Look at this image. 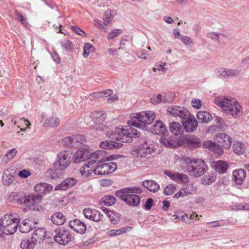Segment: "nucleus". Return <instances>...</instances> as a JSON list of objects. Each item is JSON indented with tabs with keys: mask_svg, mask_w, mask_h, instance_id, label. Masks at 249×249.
<instances>
[{
	"mask_svg": "<svg viewBox=\"0 0 249 249\" xmlns=\"http://www.w3.org/2000/svg\"><path fill=\"white\" fill-rule=\"evenodd\" d=\"M142 185L150 192L156 193L160 189V185L154 180H145L142 182Z\"/></svg>",
	"mask_w": 249,
	"mask_h": 249,
	"instance_id": "36",
	"label": "nucleus"
},
{
	"mask_svg": "<svg viewBox=\"0 0 249 249\" xmlns=\"http://www.w3.org/2000/svg\"><path fill=\"white\" fill-rule=\"evenodd\" d=\"M167 111L168 114L174 117H179L182 121L190 116L189 111L186 108L180 106L170 107L167 108Z\"/></svg>",
	"mask_w": 249,
	"mask_h": 249,
	"instance_id": "13",
	"label": "nucleus"
},
{
	"mask_svg": "<svg viewBox=\"0 0 249 249\" xmlns=\"http://www.w3.org/2000/svg\"><path fill=\"white\" fill-rule=\"evenodd\" d=\"M96 161H89L87 164L84 165L80 169V173L81 176L83 178H89L91 176V175L93 173V168L95 166L93 165Z\"/></svg>",
	"mask_w": 249,
	"mask_h": 249,
	"instance_id": "22",
	"label": "nucleus"
},
{
	"mask_svg": "<svg viewBox=\"0 0 249 249\" xmlns=\"http://www.w3.org/2000/svg\"><path fill=\"white\" fill-rule=\"evenodd\" d=\"M196 191V186L192 184L189 183L185 187H181L180 191L173 196V198L178 199L184 197L185 196L192 195Z\"/></svg>",
	"mask_w": 249,
	"mask_h": 249,
	"instance_id": "14",
	"label": "nucleus"
},
{
	"mask_svg": "<svg viewBox=\"0 0 249 249\" xmlns=\"http://www.w3.org/2000/svg\"><path fill=\"white\" fill-rule=\"evenodd\" d=\"M19 221L17 214H7L0 219V230L6 235L13 234L17 231Z\"/></svg>",
	"mask_w": 249,
	"mask_h": 249,
	"instance_id": "5",
	"label": "nucleus"
},
{
	"mask_svg": "<svg viewBox=\"0 0 249 249\" xmlns=\"http://www.w3.org/2000/svg\"><path fill=\"white\" fill-rule=\"evenodd\" d=\"M70 157L65 151L60 152L57 156V159L53 164V168L56 170H64L70 163Z\"/></svg>",
	"mask_w": 249,
	"mask_h": 249,
	"instance_id": "9",
	"label": "nucleus"
},
{
	"mask_svg": "<svg viewBox=\"0 0 249 249\" xmlns=\"http://www.w3.org/2000/svg\"><path fill=\"white\" fill-rule=\"evenodd\" d=\"M90 116L94 123L93 127L96 130H104L106 126L104 124L107 116L103 111H94L91 113Z\"/></svg>",
	"mask_w": 249,
	"mask_h": 249,
	"instance_id": "11",
	"label": "nucleus"
},
{
	"mask_svg": "<svg viewBox=\"0 0 249 249\" xmlns=\"http://www.w3.org/2000/svg\"><path fill=\"white\" fill-rule=\"evenodd\" d=\"M153 204V200L151 198H149L146 200L144 208L145 210H149L151 208Z\"/></svg>",
	"mask_w": 249,
	"mask_h": 249,
	"instance_id": "63",
	"label": "nucleus"
},
{
	"mask_svg": "<svg viewBox=\"0 0 249 249\" xmlns=\"http://www.w3.org/2000/svg\"><path fill=\"white\" fill-rule=\"evenodd\" d=\"M122 33V31L121 29H113L107 34V38L108 39H112L114 37H116L119 35L121 34Z\"/></svg>",
	"mask_w": 249,
	"mask_h": 249,
	"instance_id": "53",
	"label": "nucleus"
},
{
	"mask_svg": "<svg viewBox=\"0 0 249 249\" xmlns=\"http://www.w3.org/2000/svg\"><path fill=\"white\" fill-rule=\"evenodd\" d=\"M18 175L21 178H26L31 175V173L29 171L24 169L19 171Z\"/></svg>",
	"mask_w": 249,
	"mask_h": 249,
	"instance_id": "60",
	"label": "nucleus"
},
{
	"mask_svg": "<svg viewBox=\"0 0 249 249\" xmlns=\"http://www.w3.org/2000/svg\"><path fill=\"white\" fill-rule=\"evenodd\" d=\"M132 229L133 227L131 226H127L126 227L121 228L120 229H112L108 231L107 232V234L108 235L110 236H116L120 235L123 233H126L127 232L131 230Z\"/></svg>",
	"mask_w": 249,
	"mask_h": 249,
	"instance_id": "37",
	"label": "nucleus"
},
{
	"mask_svg": "<svg viewBox=\"0 0 249 249\" xmlns=\"http://www.w3.org/2000/svg\"><path fill=\"white\" fill-rule=\"evenodd\" d=\"M117 168L116 163L114 162H104L100 160L93 170L96 175H105L114 172Z\"/></svg>",
	"mask_w": 249,
	"mask_h": 249,
	"instance_id": "8",
	"label": "nucleus"
},
{
	"mask_svg": "<svg viewBox=\"0 0 249 249\" xmlns=\"http://www.w3.org/2000/svg\"><path fill=\"white\" fill-rule=\"evenodd\" d=\"M36 242L31 238L23 239L20 244V247L22 249H33Z\"/></svg>",
	"mask_w": 249,
	"mask_h": 249,
	"instance_id": "42",
	"label": "nucleus"
},
{
	"mask_svg": "<svg viewBox=\"0 0 249 249\" xmlns=\"http://www.w3.org/2000/svg\"><path fill=\"white\" fill-rule=\"evenodd\" d=\"M56 169H49L47 172V176L52 178H56L58 177Z\"/></svg>",
	"mask_w": 249,
	"mask_h": 249,
	"instance_id": "59",
	"label": "nucleus"
},
{
	"mask_svg": "<svg viewBox=\"0 0 249 249\" xmlns=\"http://www.w3.org/2000/svg\"><path fill=\"white\" fill-rule=\"evenodd\" d=\"M136 55L140 58L146 59L148 54L144 52L143 50H138L136 52Z\"/></svg>",
	"mask_w": 249,
	"mask_h": 249,
	"instance_id": "61",
	"label": "nucleus"
},
{
	"mask_svg": "<svg viewBox=\"0 0 249 249\" xmlns=\"http://www.w3.org/2000/svg\"><path fill=\"white\" fill-rule=\"evenodd\" d=\"M232 175L236 184L241 185L245 178L246 172L244 169H238L233 171Z\"/></svg>",
	"mask_w": 249,
	"mask_h": 249,
	"instance_id": "27",
	"label": "nucleus"
},
{
	"mask_svg": "<svg viewBox=\"0 0 249 249\" xmlns=\"http://www.w3.org/2000/svg\"><path fill=\"white\" fill-rule=\"evenodd\" d=\"M142 192V189L139 187H128L116 191L115 195L127 205L134 207L139 205L141 198L140 196L133 194Z\"/></svg>",
	"mask_w": 249,
	"mask_h": 249,
	"instance_id": "3",
	"label": "nucleus"
},
{
	"mask_svg": "<svg viewBox=\"0 0 249 249\" xmlns=\"http://www.w3.org/2000/svg\"><path fill=\"white\" fill-rule=\"evenodd\" d=\"M164 173L172 180L181 183H187L189 181V177L185 174L165 170Z\"/></svg>",
	"mask_w": 249,
	"mask_h": 249,
	"instance_id": "16",
	"label": "nucleus"
},
{
	"mask_svg": "<svg viewBox=\"0 0 249 249\" xmlns=\"http://www.w3.org/2000/svg\"><path fill=\"white\" fill-rule=\"evenodd\" d=\"M214 103L219 106L222 111L234 118L240 116L242 113V107L236 99L227 97H217Z\"/></svg>",
	"mask_w": 249,
	"mask_h": 249,
	"instance_id": "2",
	"label": "nucleus"
},
{
	"mask_svg": "<svg viewBox=\"0 0 249 249\" xmlns=\"http://www.w3.org/2000/svg\"><path fill=\"white\" fill-rule=\"evenodd\" d=\"M202 146L204 148L209 149L219 155L223 154L224 152L223 148L220 144L212 141L204 142L203 143Z\"/></svg>",
	"mask_w": 249,
	"mask_h": 249,
	"instance_id": "19",
	"label": "nucleus"
},
{
	"mask_svg": "<svg viewBox=\"0 0 249 249\" xmlns=\"http://www.w3.org/2000/svg\"><path fill=\"white\" fill-rule=\"evenodd\" d=\"M182 161L187 164V168L190 175L198 178L205 174L208 166L206 163L202 160L191 159L185 157Z\"/></svg>",
	"mask_w": 249,
	"mask_h": 249,
	"instance_id": "4",
	"label": "nucleus"
},
{
	"mask_svg": "<svg viewBox=\"0 0 249 249\" xmlns=\"http://www.w3.org/2000/svg\"><path fill=\"white\" fill-rule=\"evenodd\" d=\"M89 151L86 149L78 150L73 156V161L74 163H78L85 161L89 159Z\"/></svg>",
	"mask_w": 249,
	"mask_h": 249,
	"instance_id": "23",
	"label": "nucleus"
},
{
	"mask_svg": "<svg viewBox=\"0 0 249 249\" xmlns=\"http://www.w3.org/2000/svg\"><path fill=\"white\" fill-rule=\"evenodd\" d=\"M102 210L109 218L111 223L113 224H116L118 223V222L119 221V216L116 213L105 207H102Z\"/></svg>",
	"mask_w": 249,
	"mask_h": 249,
	"instance_id": "33",
	"label": "nucleus"
},
{
	"mask_svg": "<svg viewBox=\"0 0 249 249\" xmlns=\"http://www.w3.org/2000/svg\"><path fill=\"white\" fill-rule=\"evenodd\" d=\"M196 117L198 122L202 124L208 123L213 118L211 114L206 111H198Z\"/></svg>",
	"mask_w": 249,
	"mask_h": 249,
	"instance_id": "29",
	"label": "nucleus"
},
{
	"mask_svg": "<svg viewBox=\"0 0 249 249\" xmlns=\"http://www.w3.org/2000/svg\"><path fill=\"white\" fill-rule=\"evenodd\" d=\"M166 63L165 62H161L160 65H157L153 68V71L155 72L156 71H162L165 72L166 71V69L164 67Z\"/></svg>",
	"mask_w": 249,
	"mask_h": 249,
	"instance_id": "58",
	"label": "nucleus"
},
{
	"mask_svg": "<svg viewBox=\"0 0 249 249\" xmlns=\"http://www.w3.org/2000/svg\"><path fill=\"white\" fill-rule=\"evenodd\" d=\"M52 222L57 225H63L65 222V217L62 213L56 212L51 216Z\"/></svg>",
	"mask_w": 249,
	"mask_h": 249,
	"instance_id": "38",
	"label": "nucleus"
},
{
	"mask_svg": "<svg viewBox=\"0 0 249 249\" xmlns=\"http://www.w3.org/2000/svg\"><path fill=\"white\" fill-rule=\"evenodd\" d=\"M34 189L36 192L38 193L47 194L52 190L53 186L49 184L41 183L35 185Z\"/></svg>",
	"mask_w": 249,
	"mask_h": 249,
	"instance_id": "30",
	"label": "nucleus"
},
{
	"mask_svg": "<svg viewBox=\"0 0 249 249\" xmlns=\"http://www.w3.org/2000/svg\"><path fill=\"white\" fill-rule=\"evenodd\" d=\"M83 56L86 58L88 57L90 52H94L95 48L90 43H86L83 48Z\"/></svg>",
	"mask_w": 249,
	"mask_h": 249,
	"instance_id": "44",
	"label": "nucleus"
},
{
	"mask_svg": "<svg viewBox=\"0 0 249 249\" xmlns=\"http://www.w3.org/2000/svg\"><path fill=\"white\" fill-rule=\"evenodd\" d=\"M216 180V176L213 174H209L205 176L201 179V183L204 185H209L214 182Z\"/></svg>",
	"mask_w": 249,
	"mask_h": 249,
	"instance_id": "46",
	"label": "nucleus"
},
{
	"mask_svg": "<svg viewBox=\"0 0 249 249\" xmlns=\"http://www.w3.org/2000/svg\"><path fill=\"white\" fill-rule=\"evenodd\" d=\"M76 182L77 180L73 178H66L56 187L55 190H66L69 188L72 187Z\"/></svg>",
	"mask_w": 249,
	"mask_h": 249,
	"instance_id": "25",
	"label": "nucleus"
},
{
	"mask_svg": "<svg viewBox=\"0 0 249 249\" xmlns=\"http://www.w3.org/2000/svg\"><path fill=\"white\" fill-rule=\"evenodd\" d=\"M220 34L215 33V32H210L208 33L207 35V36L211 38V39L217 41L219 42V38Z\"/></svg>",
	"mask_w": 249,
	"mask_h": 249,
	"instance_id": "56",
	"label": "nucleus"
},
{
	"mask_svg": "<svg viewBox=\"0 0 249 249\" xmlns=\"http://www.w3.org/2000/svg\"><path fill=\"white\" fill-rule=\"evenodd\" d=\"M155 153L153 146L147 142L140 144L131 151V154L138 158H146L149 159Z\"/></svg>",
	"mask_w": 249,
	"mask_h": 249,
	"instance_id": "7",
	"label": "nucleus"
},
{
	"mask_svg": "<svg viewBox=\"0 0 249 249\" xmlns=\"http://www.w3.org/2000/svg\"><path fill=\"white\" fill-rule=\"evenodd\" d=\"M56 234L54 236L55 241L60 245H65L71 241V235L67 229H57L55 230Z\"/></svg>",
	"mask_w": 249,
	"mask_h": 249,
	"instance_id": "12",
	"label": "nucleus"
},
{
	"mask_svg": "<svg viewBox=\"0 0 249 249\" xmlns=\"http://www.w3.org/2000/svg\"><path fill=\"white\" fill-rule=\"evenodd\" d=\"M85 217L94 222H99L102 220L103 215L96 209L86 208L83 210Z\"/></svg>",
	"mask_w": 249,
	"mask_h": 249,
	"instance_id": "15",
	"label": "nucleus"
},
{
	"mask_svg": "<svg viewBox=\"0 0 249 249\" xmlns=\"http://www.w3.org/2000/svg\"><path fill=\"white\" fill-rule=\"evenodd\" d=\"M61 45L62 48L67 51L72 50V43L69 40L64 39L61 42Z\"/></svg>",
	"mask_w": 249,
	"mask_h": 249,
	"instance_id": "52",
	"label": "nucleus"
},
{
	"mask_svg": "<svg viewBox=\"0 0 249 249\" xmlns=\"http://www.w3.org/2000/svg\"><path fill=\"white\" fill-rule=\"evenodd\" d=\"M182 123L185 131L187 132L194 131L196 129L198 125L197 122L194 116L192 115L191 114L190 117L183 120Z\"/></svg>",
	"mask_w": 249,
	"mask_h": 249,
	"instance_id": "17",
	"label": "nucleus"
},
{
	"mask_svg": "<svg viewBox=\"0 0 249 249\" xmlns=\"http://www.w3.org/2000/svg\"><path fill=\"white\" fill-rule=\"evenodd\" d=\"M151 102L153 104H159L160 103H167V100L165 97H163L161 94H158L156 97H153L150 99Z\"/></svg>",
	"mask_w": 249,
	"mask_h": 249,
	"instance_id": "51",
	"label": "nucleus"
},
{
	"mask_svg": "<svg viewBox=\"0 0 249 249\" xmlns=\"http://www.w3.org/2000/svg\"><path fill=\"white\" fill-rule=\"evenodd\" d=\"M219 72L220 75L221 77L226 78L230 77H236L240 74L241 71L235 69H222Z\"/></svg>",
	"mask_w": 249,
	"mask_h": 249,
	"instance_id": "31",
	"label": "nucleus"
},
{
	"mask_svg": "<svg viewBox=\"0 0 249 249\" xmlns=\"http://www.w3.org/2000/svg\"><path fill=\"white\" fill-rule=\"evenodd\" d=\"M15 14L17 16V19L18 21L20 22L23 25L26 26L28 25V23L26 21V19L17 10H15Z\"/></svg>",
	"mask_w": 249,
	"mask_h": 249,
	"instance_id": "54",
	"label": "nucleus"
},
{
	"mask_svg": "<svg viewBox=\"0 0 249 249\" xmlns=\"http://www.w3.org/2000/svg\"><path fill=\"white\" fill-rule=\"evenodd\" d=\"M46 230L43 228H37L34 230L31 238L36 242L40 243L46 236Z\"/></svg>",
	"mask_w": 249,
	"mask_h": 249,
	"instance_id": "24",
	"label": "nucleus"
},
{
	"mask_svg": "<svg viewBox=\"0 0 249 249\" xmlns=\"http://www.w3.org/2000/svg\"><path fill=\"white\" fill-rule=\"evenodd\" d=\"M42 199V197L39 195L32 194L27 196V207L34 211H42L43 208L40 205Z\"/></svg>",
	"mask_w": 249,
	"mask_h": 249,
	"instance_id": "10",
	"label": "nucleus"
},
{
	"mask_svg": "<svg viewBox=\"0 0 249 249\" xmlns=\"http://www.w3.org/2000/svg\"><path fill=\"white\" fill-rule=\"evenodd\" d=\"M170 130L172 133L178 135L182 132V127L178 123L172 122L169 125Z\"/></svg>",
	"mask_w": 249,
	"mask_h": 249,
	"instance_id": "41",
	"label": "nucleus"
},
{
	"mask_svg": "<svg viewBox=\"0 0 249 249\" xmlns=\"http://www.w3.org/2000/svg\"><path fill=\"white\" fill-rule=\"evenodd\" d=\"M160 142L165 146L169 148H176L178 146V142L171 137H161Z\"/></svg>",
	"mask_w": 249,
	"mask_h": 249,
	"instance_id": "35",
	"label": "nucleus"
},
{
	"mask_svg": "<svg viewBox=\"0 0 249 249\" xmlns=\"http://www.w3.org/2000/svg\"><path fill=\"white\" fill-rule=\"evenodd\" d=\"M140 132L136 129L129 127L127 129L117 128L110 134L111 141H103L100 146L103 149H119L123 145V142H131L133 138H137Z\"/></svg>",
	"mask_w": 249,
	"mask_h": 249,
	"instance_id": "1",
	"label": "nucleus"
},
{
	"mask_svg": "<svg viewBox=\"0 0 249 249\" xmlns=\"http://www.w3.org/2000/svg\"><path fill=\"white\" fill-rule=\"evenodd\" d=\"M150 130L154 134L161 135L166 132V128L165 124L161 121L158 120L151 126Z\"/></svg>",
	"mask_w": 249,
	"mask_h": 249,
	"instance_id": "26",
	"label": "nucleus"
},
{
	"mask_svg": "<svg viewBox=\"0 0 249 249\" xmlns=\"http://www.w3.org/2000/svg\"><path fill=\"white\" fill-rule=\"evenodd\" d=\"M17 153V150L15 148H13L9 150L2 158L1 163L2 164H7L14 158Z\"/></svg>",
	"mask_w": 249,
	"mask_h": 249,
	"instance_id": "39",
	"label": "nucleus"
},
{
	"mask_svg": "<svg viewBox=\"0 0 249 249\" xmlns=\"http://www.w3.org/2000/svg\"><path fill=\"white\" fill-rule=\"evenodd\" d=\"M213 164L215 171L220 174L226 173L228 168L227 163L223 160L216 161L214 162Z\"/></svg>",
	"mask_w": 249,
	"mask_h": 249,
	"instance_id": "34",
	"label": "nucleus"
},
{
	"mask_svg": "<svg viewBox=\"0 0 249 249\" xmlns=\"http://www.w3.org/2000/svg\"><path fill=\"white\" fill-rule=\"evenodd\" d=\"M15 180V176L9 171L7 170L3 173L2 176V182L3 185L10 186L14 182Z\"/></svg>",
	"mask_w": 249,
	"mask_h": 249,
	"instance_id": "32",
	"label": "nucleus"
},
{
	"mask_svg": "<svg viewBox=\"0 0 249 249\" xmlns=\"http://www.w3.org/2000/svg\"><path fill=\"white\" fill-rule=\"evenodd\" d=\"M71 29L72 30L73 32H74L77 35L81 36L82 37H86L87 34L86 33L83 31L81 28L75 26H71Z\"/></svg>",
	"mask_w": 249,
	"mask_h": 249,
	"instance_id": "55",
	"label": "nucleus"
},
{
	"mask_svg": "<svg viewBox=\"0 0 249 249\" xmlns=\"http://www.w3.org/2000/svg\"><path fill=\"white\" fill-rule=\"evenodd\" d=\"M216 140L226 148L229 149L231 147L232 139L226 133H220L216 135Z\"/></svg>",
	"mask_w": 249,
	"mask_h": 249,
	"instance_id": "21",
	"label": "nucleus"
},
{
	"mask_svg": "<svg viewBox=\"0 0 249 249\" xmlns=\"http://www.w3.org/2000/svg\"><path fill=\"white\" fill-rule=\"evenodd\" d=\"M131 121L128 122L131 125L139 128H144L146 125L151 124L155 118V114L152 111H145L132 114Z\"/></svg>",
	"mask_w": 249,
	"mask_h": 249,
	"instance_id": "6",
	"label": "nucleus"
},
{
	"mask_svg": "<svg viewBox=\"0 0 249 249\" xmlns=\"http://www.w3.org/2000/svg\"><path fill=\"white\" fill-rule=\"evenodd\" d=\"M184 143L189 147L198 148L201 145L202 141L199 138L194 136L185 139Z\"/></svg>",
	"mask_w": 249,
	"mask_h": 249,
	"instance_id": "28",
	"label": "nucleus"
},
{
	"mask_svg": "<svg viewBox=\"0 0 249 249\" xmlns=\"http://www.w3.org/2000/svg\"><path fill=\"white\" fill-rule=\"evenodd\" d=\"M69 226L75 232L80 234L85 233L87 229L85 224L77 219L71 220L69 222Z\"/></svg>",
	"mask_w": 249,
	"mask_h": 249,
	"instance_id": "18",
	"label": "nucleus"
},
{
	"mask_svg": "<svg viewBox=\"0 0 249 249\" xmlns=\"http://www.w3.org/2000/svg\"><path fill=\"white\" fill-rule=\"evenodd\" d=\"M60 123V119L55 116L48 118L44 123L46 127H54L57 126Z\"/></svg>",
	"mask_w": 249,
	"mask_h": 249,
	"instance_id": "40",
	"label": "nucleus"
},
{
	"mask_svg": "<svg viewBox=\"0 0 249 249\" xmlns=\"http://www.w3.org/2000/svg\"><path fill=\"white\" fill-rule=\"evenodd\" d=\"M85 141V137L81 135H73L64 139L63 142L68 146L74 147L76 143H82Z\"/></svg>",
	"mask_w": 249,
	"mask_h": 249,
	"instance_id": "20",
	"label": "nucleus"
},
{
	"mask_svg": "<svg viewBox=\"0 0 249 249\" xmlns=\"http://www.w3.org/2000/svg\"><path fill=\"white\" fill-rule=\"evenodd\" d=\"M115 202L116 197L113 196H106L102 198V202L107 206H112Z\"/></svg>",
	"mask_w": 249,
	"mask_h": 249,
	"instance_id": "45",
	"label": "nucleus"
},
{
	"mask_svg": "<svg viewBox=\"0 0 249 249\" xmlns=\"http://www.w3.org/2000/svg\"><path fill=\"white\" fill-rule=\"evenodd\" d=\"M15 196L16 197H17V201L18 204H24L27 207V196L19 197H18V195L17 194H16V195L13 196L14 197H15Z\"/></svg>",
	"mask_w": 249,
	"mask_h": 249,
	"instance_id": "57",
	"label": "nucleus"
},
{
	"mask_svg": "<svg viewBox=\"0 0 249 249\" xmlns=\"http://www.w3.org/2000/svg\"><path fill=\"white\" fill-rule=\"evenodd\" d=\"M113 16L111 15V12L109 10H106L103 15V21L104 25L107 26L109 23L112 20Z\"/></svg>",
	"mask_w": 249,
	"mask_h": 249,
	"instance_id": "48",
	"label": "nucleus"
},
{
	"mask_svg": "<svg viewBox=\"0 0 249 249\" xmlns=\"http://www.w3.org/2000/svg\"><path fill=\"white\" fill-rule=\"evenodd\" d=\"M192 105L196 109H199L201 107L200 101L196 99H195L192 101Z\"/></svg>",
	"mask_w": 249,
	"mask_h": 249,
	"instance_id": "64",
	"label": "nucleus"
},
{
	"mask_svg": "<svg viewBox=\"0 0 249 249\" xmlns=\"http://www.w3.org/2000/svg\"><path fill=\"white\" fill-rule=\"evenodd\" d=\"M177 189V185L171 184L167 185L164 190V194L166 196H170L176 191Z\"/></svg>",
	"mask_w": 249,
	"mask_h": 249,
	"instance_id": "49",
	"label": "nucleus"
},
{
	"mask_svg": "<svg viewBox=\"0 0 249 249\" xmlns=\"http://www.w3.org/2000/svg\"><path fill=\"white\" fill-rule=\"evenodd\" d=\"M19 230L22 233H27L31 231V227L25 220L19 225Z\"/></svg>",
	"mask_w": 249,
	"mask_h": 249,
	"instance_id": "50",
	"label": "nucleus"
},
{
	"mask_svg": "<svg viewBox=\"0 0 249 249\" xmlns=\"http://www.w3.org/2000/svg\"><path fill=\"white\" fill-rule=\"evenodd\" d=\"M233 151L237 155L243 154L245 151V146L243 143L236 142L233 144Z\"/></svg>",
	"mask_w": 249,
	"mask_h": 249,
	"instance_id": "43",
	"label": "nucleus"
},
{
	"mask_svg": "<svg viewBox=\"0 0 249 249\" xmlns=\"http://www.w3.org/2000/svg\"><path fill=\"white\" fill-rule=\"evenodd\" d=\"M105 151L103 150H97L92 153H89V159L90 161H95V159H99L104 156Z\"/></svg>",
	"mask_w": 249,
	"mask_h": 249,
	"instance_id": "47",
	"label": "nucleus"
},
{
	"mask_svg": "<svg viewBox=\"0 0 249 249\" xmlns=\"http://www.w3.org/2000/svg\"><path fill=\"white\" fill-rule=\"evenodd\" d=\"M180 40L185 45H190L193 42L191 38L187 36H182Z\"/></svg>",
	"mask_w": 249,
	"mask_h": 249,
	"instance_id": "62",
	"label": "nucleus"
}]
</instances>
